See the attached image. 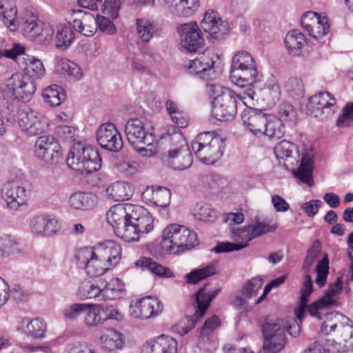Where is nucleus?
<instances>
[{
  "mask_svg": "<svg viewBox=\"0 0 353 353\" xmlns=\"http://www.w3.org/2000/svg\"><path fill=\"white\" fill-rule=\"evenodd\" d=\"M30 228L34 234L41 236H51L58 230L57 221L46 215H37L30 222Z\"/></svg>",
  "mask_w": 353,
  "mask_h": 353,
  "instance_id": "nucleus-33",
  "label": "nucleus"
},
{
  "mask_svg": "<svg viewBox=\"0 0 353 353\" xmlns=\"http://www.w3.org/2000/svg\"><path fill=\"white\" fill-rule=\"evenodd\" d=\"M48 124V119L37 111L20 113L19 125L27 135L35 136L45 132Z\"/></svg>",
  "mask_w": 353,
  "mask_h": 353,
  "instance_id": "nucleus-17",
  "label": "nucleus"
},
{
  "mask_svg": "<svg viewBox=\"0 0 353 353\" xmlns=\"http://www.w3.org/2000/svg\"><path fill=\"white\" fill-rule=\"evenodd\" d=\"M88 303H73L64 308L63 316L69 321H77L84 315Z\"/></svg>",
  "mask_w": 353,
  "mask_h": 353,
  "instance_id": "nucleus-62",
  "label": "nucleus"
},
{
  "mask_svg": "<svg viewBox=\"0 0 353 353\" xmlns=\"http://www.w3.org/2000/svg\"><path fill=\"white\" fill-rule=\"evenodd\" d=\"M72 14L77 15L72 20V26L77 31L85 37H91L96 33L97 17L94 14L81 10H72Z\"/></svg>",
  "mask_w": 353,
  "mask_h": 353,
  "instance_id": "nucleus-26",
  "label": "nucleus"
},
{
  "mask_svg": "<svg viewBox=\"0 0 353 353\" xmlns=\"http://www.w3.org/2000/svg\"><path fill=\"white\" fill-rule=\"evenodd\" d=\"M59 148L58 142L51 136H41L34 143V152L37 157L48 163L58 157Z\"/></svg>",
  "mask_w": 353,
  "mask_h": 353,
  "instance_id": "nucleus-24",
  "label": "nucleus"
},
{
  "mask_svg": "<svg viewBox=\"0 0 353 353\" xmlns=\"http://www.w3.org/2000/svg\"><path fill=\"white\" fill-rule=\"evenodd\" d=\"M316 283L322 288L325 285L327 276L329 272V261L327 257L322 259L319 261L316 266Z\"/></svg>",
  "mask_w": 353,
  "mask_h": 353,
  "instance_id": "nucleus-64",
  "label": "nucleus"
},
{
  "mask_svg": "<svg viewBox=\"0 0 353 353\" xmlns=\"http://www.w3.org/2000/svg\"><path fill=\"white\" fill-rule=\"evenodd\" d=\"M301 23L309 35L315 39H320L327 34L330 29L326 17L312 11L303 15Z\"/></svg>",
  "mask_w": 353,
  "mask_h": 353,
  "instance_id": "nucleus-21",
  "label": "nucleus"
},
{
  "mask_svg": "<svg viewBox=\"0 0 353 353\" xmlns=\"http://www.w3.org/2000/svg\"><path fill=\"white\" fill-rule=\"evenodd\" d=\"M248 226L252 236L254 239L268 232H274L277 228V223L256 221Z\"/></svg>",
  "mask_w": 353,
  "mask_h": 353,
  "instance_id": "nucleus-57",
  "label": "nucleus"
},
{
  "mask_svg": "<svg viewBox=\"0 0 353 353\" xmlns=\"http://www.w3.org/2000/svg\"><path fill=\"white\" fill-rule=\"evenodd\" d=\"M98 344L103 352L118 353L125 346V336L114 328H107L101 332Z\"/></svg>",
  "mask_w": 353,
  "mask_h": 353,
  "instance_id": "nucleus-22",
  "label": "nucleus"
},
{
  "mask_svg": "<svg viewBox=\"0 0 353 353\" xmlns=\"http://www.w3.org/2000/svg\"><path fill=\"white\" fill-rule=\"evenodd\" d=\"M106 216L108 222L112 225L115 233L128 221L125 203L117 204L110 208Z\"/></svg>",
  "mask_w": 353,
  "mask_h": 353,
  "instance_id": "nucleus-42",
  "label": "nucleus"
},
{
  "mask_svg": "<svg viewBox=\"0 0 353 353\" xmlns=\"http://www.w3.org/2000/svg\"><path fill=\"white\" fill-rule=\"evenodd\" d=\"M232 238L239 243L221 242L213 248L216 253L228 252L234 250H240L248 245V242L253 239L248 226L239 228L233 232Z\"/></svg>",
  "mask_w": 353,
  "mask_h": 353,
  "instance_id": "nucleus-23",
  "label": "nucleus"
},
{
  "mask_svg": "<svg viewBox=\"0 0 353 353\" xmlns=\"http://www.w3.org/2000/svg\"><path fill=\"white\" fill-rule=\"evenodd\" d=\"M214 54L202 53L195 59L189 61L188 68L189 72L199 74L203 79H208L214 74Z\"/></svg>",
  "mask_w": 353,
  "mask_h": 353,
  "instance_id": "nucleus-27",
  "label": "nucleus"
},
{
  "mask_svg": "<svg viewBox=\"0 0 353 353\" xmlns=\"http://www.w3.org/2000/svg\"><path fill=\"white\" fill-rule=\"evenodd\" d=\"M258 70L252 56L246 51H239L232 59L230 79L239 88L251 85L256 81Z\"/></svg>",
  "mask_w": 353,
  "mask_h": 353,
  "instance_id": "nucleus-6",
  "label": "nucleus"
},
{
  "mask_svg": "<svg viewBox=\"0 0 353 353\" xmlns=\"http://www.w3.org/2000/svg\"><path fill=\"white\" fill-rule=\"evenodd\" d=\"M42 23V21L38 19L37 15L32 9H26L21 22L23 36L35 41L39 34Z\"/></svg>",
  "mask_w": 353,
  "mask_h": 353,
  "instance_id": "nucleus-32",
  "label": "nucleus"
},
{
  "mask_svg": "<svg viewBox=\"0 0 353 353\" xmlns=\"http://www.w3.org/2000/svg\"><path fill=\"white\" fill-rule=\"evenodd\" d=\"M336 99L328 92H321L309 99L307 114L323 121L330 118L337 110Z\"/></svg>",
  "mask_w": 353,
  "mask_h": 353,
  "instance_id": "nucleus-10",
  "label": "nucleus"
},
{
  "mask_svg": "<svg viewBox=\"0 0 353 353\" xmlns=\"http://www.w3.org/2000/svg\"><path fill=\"white\" fill-rule=\"evenodd\" d=\"M201 26L205 32L208 34V39L214 42L228 33L229 26L226 21H223L216 12L208 10L205 12Z\"/></svg>",
  "mask_w": 353,
  "mask_h": 353,
  "instance_id": "nucleus-20",
  "label": "nucleus"
},
{
  "mask_svg": "<svg viewBox=\"0 0 353 353\" xmlns=\"http://www.w3.org/2000/svg\"><path fill=\"white\" fill-rule=\"evenodd\" d=\"M97 256L103 259L110 268L115 266L121 257V248L114 241H106L92 248Z\"/></svg>",
  "mask_w": 353,
  "mask_h": 353,
  "instance_id": "nucleus-28",
  "label": "nucleus"
},
{
  "mask_svg": "<svg viewBox=\"0 0 353 353\" xmlns=\"http://www.w3.org/2000/svg\"><path fill=\"white\" fill-rule=\"evenodd\" d=\"M278 119L281 123H292L296 119V112L294 107L288 102H283L277 107Z\"/></svg>",
  "mask_w": 353,
  "mask_h": 353,
  "instance_id": "nucleus-59",
  "label": "nucleus"
},
{
  "mask_svg": "<svg viewBox=\"0 0 353 353\" xmlns=\"http://www.w3.org/2000/svg\"><path fill=\"white\" fill-rule=\"evenodd\" d=\"M304 274L303 288L301 290L300 305L294 311L295 315H296L297 319L300 321L303 319L305 312H308L309 305H307V303L308 302V297L313 291L312 281L310 275L309 273Z\"/></svg>",
  "mask_w": 353,
  "mask_h": 353,
  "instance_id": "nucleus-40",
  "label": "nucleus"
},
{
  "mask_svg": "<svg viewBox=\"0 0 353 353\" xmlns=\"http://www.w3.org/2000/svg\"><path fill=\"white\" fill-rule=\"evenodd\" d=\"M74 34L70 24H59L57 27L55 35L56 47L68 48L74 40Z\"/></svg>",
  "mask_w": 353,
  "mask_h": 353,
  "instance_id": "nucleus-48",
  "label": "nucleus"
},
{
  "mask_svg": "<svg viewBox=\"0 0 353 353\" xmlns=\"http://www.w3.org/2000/svg\"><path fill=\"white\" fill-rule=\"evenodd\" d=\"M67 163L79 174L87 175L100 169L101 159L97 150L77 142L69 152Z\"/></svg>",
  "mask_w": 353,
  "mask_h": 353,
  "instance_id": "nucleus-4",
  "label": "nucleus"
},
{
  "mask_svg": "<svg viewBox=\"0 0 353 353\" xmlns=\"http://www.w3.org/2000/svg\"><path fill=\"white\" fill-rule=\"evenodd\" d=\"M24 70L27 74L32 78H39L44 75L46 70L43 63L37 58L26 55Z\"/></svg>",
  "mask_w": 353,
  "mask_h": 353,
  "instance_id": "nucleus-53",
  "label": "nucleus"
},
{
  "mask_svg": "<svg viewBox=\"0 0 353 353\" xmlns=\"http://www.w3.org/2000/svg\"><path fill=\"white\" fill-rule=\"evenodd\" d=\"M78 296L81 299H94L97 301H101L100 279L95 283L86 280L81 282L78 289Z\"/></svg>",
  "mask_w": 353,
  "mask_h": 353,
  "instance_id": "nucleus-41",
  "label": "nucleus"
},
{
  "mask_svg": "<svg viewBox=\"0 0 353 353\" xmlns=\"http://www.w3.org/2000/svg\"><path fill=\"white\" fill-rule=\"evenodd\" d=\"M100 285L101 288V301L119 299L125 294L124 284L118 278H112L109 281L101 279Z\"/></svg>",
  "mask_w": 353,
  "mask_h": 353,
  "instance_id": "nucleus-34",
  "label": "nucleus"
},
{
  "mask_svg": "<svg viewBox=\"0 0 353 353\" xmlns=\"http://www.w3.org/2000/svg\"><path fill=\"white\" fill-rule=\"evenodd\" d=\"M321 251V243L319 240L316 239L312 245L307 251L306 256L304 259L302 269L304 273H310L311 267L314 264Z\"/></svg>",
  "mask_w": 353,
  "mask_h": 353,
  "instance_id": "nucleus-58",
  "label": "nucleus"
},
{
  "mask_svg": "<svg viewBox=\"0 0 353 353\" xmlns=\"http://www.w3.org/2000/svg\"><path fill=\"white\" fill-rule=\"evenodd\" d=\"M17 329L28 336L34 339H43L46 336L47 325L40 318L30 319L26 317L19 321Z\"/></svg>",
  "mask_w": 353,
  "mask_h": 353,
  "instance_id": "nucleus-29",
  "label": "nucleus"
},
{
  "mask_svg": "<svg viewBox=\"0 0 353 353\" xmlns=\"http://www.w3.org/2000/svg\"><path fill=\"white\" fill-rule=\"evenodd\" d=\"M125 133L128 142L132 146H137V145L150 146L154 141L152 133L146 123L140 119H129L125 125Z\"/></svg>",
  "mask_w": 353,
  "mask_h": 353,
  "instance_id": "nucleus-11",
  "label": "nucleus"
},
{
  "mask_svg": "<svg viewBox=\"0 0 353 353\" xmlns=\"http://www.w3.org/2000/svg\"><path fill=\"white\" fill-rule=\"evenodd\" d=\"M269 114L256 108L245 109L241 114L244 125L254 134L262 135Z\"/></svg>",
  "mask_w": 353,
  "mask_h": 353,
  "instance_id": "nucleus-25",
  "label": "nucleus"
},
{
  "mask_svg": "<svg viewBox=\"0 0 353 353\" xmlns=\"http://www.w3.org/2000/svg\"><path fill=\"white\" fill-rule=\"evenodd\" d=\"M17 14V8L14 0L0 1V19L11 30L16 28Z\"/></svg>",
  "mask_w": 353,
  "mask_h": 353,
  "instance_id": "nucleus-39",
  "label": "nucleus"
},
{
  "mask_svg": "<svg viewBox=\"0 0 353 353\" xmlns=\"http://www.w3.org/2000/svg\"><path fill=\"white\" fill-rule=\"evenodd\" d=\"M97 196L86 192H77L72 194L68 199L70 207L77 210H88L97 204Z\"/></svg>",
  "mask_w": 353,
  "mask_h": 353,
  "instance_id": "nucleus-37",
  "label": "nucleus"
},
{
  "mask_svg": "<svg viewBox=\"0 0 353 353\" xmlns=\"http://www.w3.org/2000/svg\"><path fill=\"white\" fill-rule=\"evenodd\" d=\"M163 139L169 144L168 148L161 156L163 163L176 171L188 169L192 164L193 157L179 128L170 127Z\"/></svg>",
  "mask_w": 353,
  "mask_h": 353,
  "instance_id": "nucleus-1",
  "label": "nucleus"
},
{
  "mask_svg": "<svg viewBox=\"0 0 353 353\" xmlns=\"http://www.w3.org/2000/svg\"><path fill=\"white\" fill-rule=\"evenodd\" d=\"M263 99L268 106L274 105L281 97V88L278 81L274 77L268 80L266 86L262 90Z\"/></svg>",
  "mask_w": 353,
  "mask_h": 353,
  "instance_id": "nucleus-46",
  "label": "nucleus"
},
{
  "mask_svg": "<svg viewBox=\"0 0 353 353\" xmlns=\"http://www.w3.org/2000/svg\"><path fill=\"white\" fill-rule=\"evenodd\" d=\"M164 3L172 14L183 17L192 15L199 6V0H164Z\"/></svg>",
  "mask_w": 353,
  "mask_h": 353,
  "instance_id": "nucleus-31",
  "label": "nucleus"
},
{
  "mask_svg": "<svg viewBox=\"0 0 353 353\" xmlns=\"http://www.w3.org/2000/svg\"><path fill=\"white\" fill-rule=\"evenodd\" d=\"M134 194L132 185L125 181H117L108 185L105 195L109 200L124 201L129 200Z\"/></svg>",
  "mask_w": 353,
  "mask_h": 353,
  "instance_id": "nucleus-36",
  "label": "nucleus"
},
{
  "mask_svg": "<svg viewBox=\"0 0 353 353\" xmlns=\"http://www.w3.org/2000/svg\"><path fill=\"white\" fill-rule=\"evenodd\" d=\"M84 324L87 327H94L102 324L101 315L97 305L87 304L86 312L84 313Z\"/></svg>",
  "mask_w": 353,
  "mask_h": 353,
  "instance_id": "nucleus-60",
  "label": "nucleus"
},
{
  "mask_svg": "<svg viewBox=\"0 0 353 353\" xmlns=\"http://www.w3.org/2000/svg\"><path fill=\"white\" fill-rule=\"evenodd\" d=\"M6 85L11 95L23 101H29L36 91L35 83L19 73L13 74Z\"/></svg>",
  "mask_w": 353,
  "mask_h": 353,
  "instance_id": "nucleus-18",
  "label": "nucleus"
},
{
  "mask_svg": "<svg viewBox=\"0 0 353 353\" xmlns=\"http://www.w3.org/2000/svg\"><path fill=\"white\" fill-rule=\"evenodd\" d=\"M76 259L80 265H83L85 270L90 276H98L104 274L110 268L103 259L97 256L92 248H83L76 254Z\"/></svg>",
  "mask_w": 353,
  "mask_h": 353,
  "instance_id": "nucleus-14",
  "label": "nucleus"
},
{
  "mask_svg": "<svg viewBox=\"0 0 353 353\" xmlns=\"http://www.w3.org/2000/svg\"><path fill=\"white\" fill-rule=\"evenodd\" d=\"M206 86L209 93L213 97L212 115L221 121L232 120L237 112L236 92L210 82Z\"/></svg>",
  "mask_w": 353,
  "mask_h": 353,
  "instance_id": "nucleus-2",
  "label": "nucleus"
},
{
  "mask_svg": "<svg viewBox=\"0 0 353 353\" xmlns=\"http://www.w3.org/2000/svg\"><path fill=\"white\" fill-rule=\"evenodd\" d=\"M265 123V127L263 128L262 135H265L271 139H279L284 135V124L276 116L269 114Z\"/></svg>",
  "mask_w": 353,
  "mask_h": 353,
  "instance_id": "nucleus-47",
  "label": "nucleus"
},
{
  "mask_svg": "<svg viewBox=\"0 0 353 353\" xmlns=\"http://www.w3.org/2000/svg\"><path fill=\"white\" fill-rule=\"evenodd\" d=\"M285 43L290 54L299 56L301 52V48L305 43V38L300 31L293 30L286 34Z\"/></svg>",
  "mask_w": 353,
  "mask_h": 353,
  "instance_id": "nucleus-43",
  "label": "nucleus"
},
{
  "mask_svg": "<svg viewBox=\"0 0 353 353\" xmlns=\"http://www.w3.org/2000/svg\"><path fill=\"white\" fill-rule=\"evenodd\" d=\"M180 44L190 52H196L204 46L203 33L195 22L180 25L177 28Z\"/></svg>",
  "mask_w": 353,
  "mask_h": 353,
  "instance_id": "nucleus-13",
  "label": "nucleus"
},
{
  "mask_svg": "<svg viewBox=\"0 0 353 353\" xmlns=\"http://www.w3.org/2000/svg\"><path fill=\"white\" fill-rule=\"evenodd\" d=\"M55 72L70 81L79 80L83 76L82 69L66 58H56Z\"/></svg>",
  "mask_w": 353,
  "mask_h": 353,
  "instance_id": "nucleus-35",
  "label": "nucleus"
},
{
  "mask_svg": "<svg viewBox=\"0 0 353 353\" xmlns=\"http://www.w3.org/2000/svg\"><path fill=\"white\" fill-rule=\"evenodd\" d=\"M265 353H278L287 344L288 321L283 319L270 320L262 325Z\"/></svg>",
  "mask_w": 353,
  "mask_h": 353,
  "instance_id": "nucleus-7",
  "label": "nucleus"
},
{
  "mask_svg": "<svg viewBox=\"0 0 353 353\" xmlns=\"http://www.w3.org/2000/svg\"><path fill=\"white\" fill-rule=\"evenodd\" d=\"M45 101L51 106H58L65 99L63 88L57 85H51L43 90Z\"/></svg>",
  "mask_w": 353,
  "mask_h": 353,
  "instance_id": "nucleus-50",
  "label": "nucleus"
},
{
  "mask_svg": "<svg viewBox=\"0 0 353 353\" xmlns=\"http://www.w3.org/2000/svg\"><path fill=\"white\" fill-rule=\"evenodd\" d=\"M156 32V26L150 19L145 17L137 19L136 32L137 37L143 43H148Z\"/></svg>",
  "mask_w": 353,
  "mask_h": 353,
  "instance_id": "nucleus-45",
  "label": "nucleus"
},
{
  "mask_svg": "<svg viewBox=\"0 0 353 353\" xmlns=\"http://www.w3.org/2000/svg\"><path fill=\"white\" fill-rule=\"evenodd\" d=\"M285 89L289 96L294 99L303 97L305 94V85L301 79L292 77L285 83Z\"/></svg>",
  "mask_w": 353,
  "mask_h": 353,
  "instance_id": "nucleus-54",
  "label": "nucleus"
},
{
  "mask_svg": "<svg viewBox=\"0 0 353 353\" xmlns=\"http://www.w3.org/2000/svg\"><path fill=\"white\" fill-rule=\"evenodd\" d=\"M163 309V304L157 299L147 296L131 303L129 312L134 318L148 319L161 314Z\"/></svg>",
  "mask_w": 353,
  "mask_h": 353,
  "instance_id": "nucleus-19",
  "label": "nucleus"
},
{
  "mask_svg": "<svg viewBox=\"0 0 353 353\" xmlns=\"http://www.w3.org/2000/svg\"><path fill=\"white\" fill-rule=\"evenodd\" d=\"M274 153L277 159H285L292 165L299 159L296 145L286 140H283L275 145Z\"/></svg>",
  "mask_w": 353,
  "mask_h": 353,
  "instance_id": "nucleus-38",
  "label": "nucleus"
},
{
  "mask_svg": "<svg viewBox=\"0 0 353 353\" xmlns=\"http://www.w3.org/2000/svg\"><path fill=\"white\" fill-rule=\"evenodd\" d=\"M77 128L68 125H59L55 128L57 136L67 142L75 141L79 135Z\"/></svg>",
  "mask_w": 353,
  "mask_h": 353,
  "instance_id": "nucleus-61",
  "label": "nucleus"
},
{
  "mask_svg": "<svg viewBox=\"0 0 353 353\" xmlns=\"http://www.w3.org/2000/svg\"><path fill=\"white\" fill-rule=\"evenodd\" d=\"M135 265L137 267L148 269L159 276L172 277L173 276V273L170 269L159 264L151 258L141 257L137 261Z\"/></svg>",
  "mask_w": 353,
  "mask_h": 353,
  "instance_id": "nucleus-49",
  "label": "nucleus"
},
{
  "mask_svg": "<svg viewBox=\"0 0 353 353\" xmlns=\"http://www.w3.org/2000/svg\"><path fill=\"white\" fill-rule=\"evenodd\" d=\"M192 148L201 161L210 165L222 157L224 143L214 131L203 132L192 141Z\"/></svg>",
  "mask_w": 353,
  "mask_h": 353,
  "instance_id": "nucleus-5",
  "label": "nucleus"
},
{
  "mask_svg": "<svg viewBox=\"0 0 353 353\" xmlns=\"http://www.w3.org/2000/svg\"><path fill=\"white\" fill-rule=\"evenodd\" d=\"M145 353H177V342L170 336L161 335L146 342L143 346Z\"/></svg>",
  "mask_w": 353,
  "mask_h": 353,
  "instance_id": "nucleus-30",
  "label": "nucleus"
},
{
  "mask_svg": "<svg viewBox=\"0 0 353 353\" xmlns=\"http://www.w3.org/2000/svg\"><path fill=\"white\" fill-rule=\"evenodd\" d=\"M350 319L341 314H334L332 319L327 323L330 329L338 327L336 330L337 341H328V346L332 350L337 352H343L353 349V326L350 325Z\"/></svg>",
  "mask_w": 353,
  "mask_h": 353,
  "instance_id": "nucleus-9",
  "label": "nucleus"
},
{
  "mask_svg": "<svg viewBox=\"0 0 353 353\" xmlns=\"http://www.w3.org/2000/svg\"><path fill=\"white\" fill-rule=\"evenodd\" d=\"M96 138L102 148L110 152H117L123 148L121 136L112 123L101 125L96 132Z\"/></svg>",
  "mask_w": 353,
  "mask_h": 353,
  "instance_id": "nucleus-16",
  "label": "nucleus"
},
{
  "mask_svg": "<svg viewBox=\"0 0 353 353\" xmlns=\"http://www.w3.org/2000/svg\"><path fill=\"white\" fill-rule=\"evenodd\" d=\"M21 252L19 243L17 239L10 235H4L0 237V255L8 257Z\"/></svg>",
  "mask_w": 353,
  "mask_h": 353,
  "instance_id": "nucleus-51",
  "label": "nucleus"
},
{
  "mask_svg": "<svg viewBox=\"0 0 353 353\" xmlns=\"http://www.w3.org/2000/svg\"><path fill=\"white\" fill-rule=\"evenodd\" d=\"M216 273V268L213 264L208 265L204 268L192 271L185 274V279L188 283L196 284L205 278L212 276Z\"/></svg>",
  "mask_w": 353,
  "mask_h": 353,
  "instance_id": "nucleus-56",
  "label": "nucleus"
},
{
  "mask_svg": "<svg viewBox=\"0 0 353 353\" xmlns=\"http://www.w3.org/2000/svg\"><path fill=\"white\" fill-rule=\"evenodd\" d=\"M1 195L8 208L16 210L27 201L29 196V190L21 182L13 180L4 184Z\"/></svg>",
  "mask_w": 353,
  "mask_h": 353,
  "instance_id": "nucleus-15",
  "label": "nucleus"
},
{
  "mask_svg": "<svg viewBox=\"0 0 353 353\" xmlns=\"http://www.w3.org/2000/svg\"><path fill=\"white\" fill-rule=\"evenodd\" d=\"M312 160L307 156H303L299 168L294 172L295 177L309 186L313 185L312 177Z\"/></svg>",
  "mask_w": 353,
  "mask_h": 353,
  "instance_id": "nucleus-52",
  "label": "nucleus"
},
{
  "mask_svg": "<svg viewBox=\"0 0 353 353\" xmlns=\"http://www.w3.org/2000/svg\"><path fill=\"white\" fill-rule=\"evenodd\" d=\"M343 285L341 278H337L333 283H330L325 294L309 305V314L320 319L325 310L336 306L337 298L342 291Z\"/></svg>",
  "mask_w": 353,
  "mask_h": 353,
  "instance_id": "nucleus-12",
  "label": "nucleus"
},
{
  "mask_svg": "<svg viewBox=\"0 0 353 353\" xmlns=\"http://www.w3.org/2000/svg\"><path fill=\"white\" fill-rule=\"evenodd\" d=\"M115 234L126 242L138 241L140 238V233L134 223H130L128 221L117 230Z\"/></svg>",
  "mask_w": 353,
  "mask_h": 353,
  "instance_id": "nucleus-55",
  "label": "nucleus"
},
{
  "mask_svg": "<svg viewBox=\"0 0 353 353\" xmlns=\"http://www.w3.org/2000/svg\"><path fill=\"white\" fill-rule=\"evenodd\" d=\"M197 244L196 234L184 225L170 224L163 230L161 246L168 254H179Z\"/></svg>",
  "mask_w": 353,
  "mask_h": 353,
  "instance_id": "nucleus-3",
  "label": "nucleus"
},
{
  "mask_svg": "<svg viewBox=\"0 0 353 353\" xmlns=\"http://www.w3.org/2000/svg\"><path fill=\"white\" fill-rule=\"evenodd\" d=\"M217 289L212 292H206L205 286L200 288L194 295L196 310L192 317L185 316L176 325L175 330L180 335L183 336L192 330L196 321L205 314L211 301L219 293Z\"/></svg>",
  "mask_w": 353,
  "mask_h": 353,
  "instance_id": "nucleus-8",
  "label": "nucleus"
},
{
  "mask_svg": "<svg viewBox=\"0 0 353 353\" xmlns=\"http://www.w3.org/2000/svg\"><path fill=\"white\" fill-rule=\"evenodd\" d=\"M101 315L103 323L108 320L121 321L123 318L122 313L112 305L103 306L97 305Z\"/></svg>",
  "mask_w": 353,
  "mask_h": 353,
  "instance_id": "nucleus-63",
  "label": "nucleus"
},
{
  "mask_svg": "<svg viewBox=\"0 0 353 353\" xmlns=\"http://www.w3.org/2000/svg\"><path fill=\"white\" fill-rule=\"evenodd\" d=\"M24 52L25 48L21 44L0 37V60L3 58L16 60Z\"/></svg>",
  "mask_w": 353,
  "mask_h": 353,
  "instance_id": "nucleus-44",
  "label": "nucleus"
}]
</instances>
